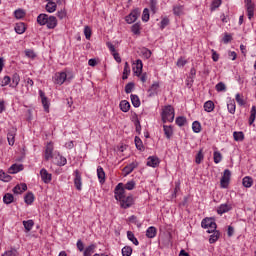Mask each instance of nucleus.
<instances>
[{"label": "nucleus", "mask_w": 256, "mask_h": 256, "mask_svg": "<svg viewBox=\"0 0 256 256\" xmlns=\"http://www.w3.org/2000/svg\"><path fill=\"white\" fill-rule=\"evenodd\" d=\"M75 79V75H73V72L71 70L64 69L62 71L56 72L52 76V81L54 85H64V83H71Z\"/></svg>", "instance_id": "nucleus-1"}, {"label": "nucleus", "mask_w": 256, "mask_h": 256, "mask_svg": "<svg viewBox=\"0 0 256 256\" xmlns=\"http://www.w3.org/2000/svg\"><path fill=\"white\" fill-rule=\"evenodd\" d=\"M163 123H173L175 121V109L171 105L164 106L161 113Z\"/></svg>", "instance_id": "nucleus-2"}, {"label": "nucleus", "mask_w": 256, "mask_h": 256, "mask_svg": "<svg viewBox=\"0 0 256 256\" xmlns=\"http://www.w3.org/2000/svg\"><path fill=\"white\" fill-rule=\"evenodd\" d=\"M201 227L207 229V233H215L217 231V223L213 218H204L201 222Z\"/></svg>", "instance_id": "nucleus-3"}, {"label": "nucleus", "mask_w": 256, "mask_h": 256, "mask_svg": "<svg viewBox=\"0 0 256 256\" xmlns=\"http://www.w3.org/2000/svg\"><path fill=\"white\" fill-rule=\"evenodd\" d=\"M114 197L116 201H123L125 197V187L123 183H118L114 189Z\"/></svg>", "instance_id": "nucleus-4"}, {"label": "nucleus", "mask_w": 256, "mask_h": 256, "mask_svg": "<svg viewBox=\"0 0 256 256\" xmlns=\"http://www.w3.org/2000/svg\"><path fill=\"white\" fill-rule=\"evenodd\" d=\"M245 7H246V12H247V17L249 21L255 17V3H253V0H244Z\"/></svg>", "instance_id": "nucleus-5"}, {"label": "nucleus", "mask_w": 256, "mask_h": 256, "mask_svg": "<svg viewBox=\"0 0 256 256\" xmlns=\"http://www.w3.org/2000/svg\"><path fill=\"white\" fill-rule=\"evenodd\" d=\"M139 15H141V9L136 8L132 10L131 13L125 17L126 23H128V25L135 23V21L139 19Z\"/></svg>", "instance_id": "nucleus-6"}, {"label": "nucleus", "mask_w": 256, "mask_h": 256, "mask_svg": "<svg viewBox=\"0 0 256 256\" xmlns=\"http://www.w3.org/2000/svg\"><path fill=\"white\" fill-rule=\"evenodd\" d=\"M230 181H231V170L225 169L223 176L220 180L221 189H227V187H229Z\"/></svg>", "instance_id": "nucleus-7"}, {"label": "nucleus", "mask_w": 256, "mask_h": 256, "mask_svg": "<svg viewBox=\"0 0 256 256\" xmlns=\"http://www.w3.org/2000/svg\"><path fill=\"white\" fill-rule=\"evenodd\" d=\"M120 202V207L122 209H129L130 207H133V203H135V200L133 199V196H127V197H123L122 200L119 201Z\"/></svg>", "instance_id": "nucleus-8"}, {"label": "nucleus", "mask_w": 256, "mask_h": 256, "mask_svg": "<svg viewBox=\"0 0 256 256\" xmlns=\"http://www.w3.org/2000/svg\"><path fill=\"white\" fill-rule=\"evenodd\" d=\"M40 176H41L43 183H45L46 185H49V183H51V181L53 179V175L51 173H49L47 171V169H45V168H42L40 170Z\"/></svg>", "instance_id": "nucleus-9"}, {"label": "nucleus", "mask_w": 256, "mask_h": 256, "mask_svg": "<svg viewBox=\"0 0 256 256\" xmlns=\"http://www.w3.org/2000/svg\"><path fill=\"white\" fill-rule=\"evenodd\" d=\"M53 150H54L53 142H48L44 152L45 161H49L53 159Z\"/></svg>", "instance_id": "nucleus-10"}, {"label": "nucleus", "mask_w": 256, "mask_h": 256, "mask_svg": "<svg viewBox=\"0 0 256 256\" xmlns=\"http://www.w3.org/2000/svg\"><path fill=\"white\" fill-rule=\"evenodd\" d=\"M132 69L136 77H141V74L143 73V61L141 59H137Z\"/></svg>", "instance_id": "nucleus-11"}, {"label": "nucleus", "mask_w": 256, "mask_h": 256, "mask_svg": "<svg viewBox=\"0 0 256 256\" xmlns=\"http://www.w3.org/2000/svg\"><path fill=\"white\" fill-rule=\"evenodd\" d=\"M74 187H76L77 191H81L83 187V181L81 179V172L79 170L74 171Z\"/></svg>", "instance_id": "nucleus-12"}, {"label": "nucleus", "mask_w": 256, "mask_h": 256, "mask_svg": "<svg viewBox=\"0 0 256 256\" xmlns=\"http://www.w3.org/2000/svg\"><path fill=\"white\" fill-rule=\"evenodd\" d=\"M137 167H139V162L134 161L123 168V173L125 176L131 175V173H133Z\"/></svg>", "instance_id": "nucleus-13"}, {"label": "nucleus", "mask_w": 256, "mask_h": 256, "mask_svg": "<svg viewBox=\"0 0 256 256\" xmlns=\"http://www.w3.org/2000/svg\"><path fill=\"white\" fill-rule=\"evenodd\" d=\"M231 209H233V206L231 204H227V203L220 204L217 207V213H218V215H223L225 213H229V211H231Z\"/></svg>", "instance_id": "nucleus-14"}, {"label": "nucleus", "mask_w": 256, "mask_h": 256, "mask_svg": "<svg viewBox=\"0 0 256 256\" xmlns=\"http://www.w3.org/2000/svg\"><path fill=\"white\" fill-rule=\"evenodd\" d=\"M173 15L176 17H181V15H185V6L181 4H175L172 8Z\"/></svg>", "instance_id": "nucleus-15"}, {"label": "nucleus", "mask_w": 256, "mask_h": 256, "mask_svg": "<svg viewBox=\"0 0 256 256\" xmlns=\"http://www.w3.org/2000/svg\"><path fill=\"white\" fill-rule=\"evenodd\" d=\"M159 163H161V161L159 160V157L157 156H149L147 158V166L148 167H152L153 169H155V167H159Z\"/></svg>", "instance_id": "nucleus-16"}, {"label": "nucleus", "mask_w": 256, "mask_h": 256, "mask_svg": "<svg viewBox=\"0 0 256 256\" xmlns=\"http://www.w3.org/2000/svg\"><path fill=\"white\" fill-rule=\"evenodd\" d=\"M57 23V17L48 15L45 25L47 29H55V27H57Z\"/></svg>", "instance_id": "nucleus-17"}, {"label": "nucleus", "mask_w": 256, "mask_h": 256, "mask_svg": "<svg viewBox=\"0 0 256 256\" xmlns=\"http://www.w3.org/2000/svg\"><path fill=\"white\" fill-rule=\"evenodd\" d=\"M14 31L17 33V35H23V33L27 31V27H25V23L18 22L15 24Z\"/></svg>", "instance_id": "nucleus-18"}, {"label": "nucleus", "mask_w": 256, "mask_h": 256, "mask_svg": "<svg viewBox=\"0 0 256 256\" xmlns=\"http://www.w3.org/2000/svg\"><path fill=\"white\" fill-rule=\"evenodd\" d=\"M24 191H27V184H25V183L17 184L13 188V193L15 195H21V193H23Z\"/></svg>", "instance_id": "nucleus-19"}, {"label": "nucleus", "mask_w": 256, "mask_h": 256, "mask_svg": "<svg viewBox=\"0 0 256 256\" xmlns=\"http://www.w3.org/2000/svg\"><path fill=\"white\" fill-rule=\"evenodd\" d=\"M146 237L148 239H155V237H157V228L154 226L148 227L146 230Z\"/></svg>", "instance_id": "nucleus-20"}, {"label": "nucleus", "mask_w": 256, "mask_h": 256, "mask_svg": "<svg viewBox=\"0 0 256 256\" xmlns=\"http://www.w3.org/2000/svg\"><path fill=\"white\" fill-rule=\"evenodd\" d=\"M148 93L150 97H155V95H157V93H159V82H154L149 90H148Z\"/></svg>", "instance_id": "nucleus-21"}, {"label": "nucleus", "mask_w": 256, "mask_h": 256, "mask_svg": "<svg viewBox=\"0 0 256 256\" xmlns=\"http://www.w3.org/2000/svg\"><path fill=\"white\" fill-rule=\"evenodd\" d=\"M95 249H97V245L90 244L87 246L83 251V256H91L93 253H95Z\"/></svg>", "instance_id": "nucleus-22"}, {"label": "nucleus", "mask_w": 256, "mask_h": 256, "mask_svg": "<svg viewBox=\"0 0 256 256\" xmlns=\"http://www.w3.org/2000/svg\"><path fill=\"white\" fill-rule=\"evenodd\" d=\"M242 185L243 187H245L246 189H251V187H253V178L250 176H245L242 179Z\"/></svg>", "instance_id": "nucleus-23"}, {"label": "nucleus", "mask_w": 256, "mask_h": 256, "mask_svg": "<svg viewBox=\"0 0 256 256\" xmlns=\"http://www.w3.org/2000/svg\"><path fill=\"white\" fill-rule=\"evenodd\" d=\"M204 111H206V113H213V111H215V103L211 100L206 101L204 103Z\"/></svg>", "instance_id": "nucleus-24"}, {"label": "nucleus", "mask_w": 256, "mask_h": 256, "mask_svg": "<svg viewBox=\"0 0 256 256\" xmlns=\"http://www.w3.org/2000/svg\"><path fill=\"white\" fill-rule=\"evenodd\" d=\"M49 17L48 14L42 13L37 16V23L40 25V27L45 26L47 23V18Z\"/></svg>", "instance_id": "nucleus-25"}, {"label": "nucleus", "mask_w": 256, "mask_h": 256, "mask_svg": "<svg viewBox=\"0 0 256 256\" xmlns=\"http://www.w3.org/2000/svg\"><path fill=\"white\" fill-rule=\"evenodd\" d=\"M163 131L166 139L173 137V126L163 125Z\"/></svg>", "instance_id": "nucleus-26"}, {"label": "nucleus", "mask_w": 256, "mask_h": 256, "mask_svg": "<svg viewBox=\"0 0 256 256\" xmlns=\"http://www.w3.org/2000/svg\"><path fill=\"white\" fill-rule=\"evenodd\" d=\"M11 81H12V84H10V87L12 89H15V87H17L21 81V77L19 76L18 73H14L12 75V78H11Z\"/></svg>", "instance_id": "nucleus-27"}, {"label": "nucleus", "mask_w": 256, "mask_h": 256, "mask_svg": "<svg viewBox=\"0 0 256 256\" xmlns=\"http://www.w3.org/2000/svg\"><path fill=\"white\" fill-rule=\"evenodd\" d=\"M97 177L99 179V183H105V170H103V167L101 166L97 167Z\"/></svg>", "instance_id": "nucleus-28"}, {"label": "nucleus", "mask_w": 256, "mask_h": 256, "mask_svg": "<svg viewBox=\"0 0 256 256\" xmlns=\"http://www.w3.org/2000/svg\"><path fill=\"white\" fill-rule=\"evenodd\" d=\"M119 107L123 113H128V111L131 109V104L127 100H122L119 104Z\"/></svg>", "instance_id": "nucleus-29"}, {"label": "nucleus", "mask_w": 256, "mask_h": 256, "mask_svg": "<svg viewBox=\"0 0 256 256\" xmlns=\"http://www.w3.org/2000/svg\"><path fill=\"white\" fill-rule=\"evenodd\" d=\"M34 201H35V195L33 194V192H28L24 196V202L26 203V205H33Z\"/></svg>", "instance_id": "nucleus-30"}, {"label": "nucleus", "mask_w": 256, "mask_h": 256, "mask_svg": "<svg viewBox=\"0 0 256 256\" xmlns=\"http://www.w3.org/2000/svg\"><path fill=\"white\" fill-rule=\"evenodd\" d=\"M22 223L26 233H29V231H31V229H33L35 225V222L33 220H24Z\"/></svg>", "instance_id": "nucleus-31"}, {"label": "nucleus", "mask_w": 256, "mask_h": 256, "mask_svg": "<svg viewBox=\"0 0 256 256\" xmlns=\"http://www.w3.org/2000/svg\"><path fill=\"white\" fill-rule=\"evenodd\" d=\"M56 165H58V167H65V165H67V158L61 154H58L56 157Z\"/></svg>", "instance_id": "nucleus-32"}, {"label": "nucleus", "mask_w": 256, "mask_h": 256, "mask_svg": "<svg viewBox=\"0 0 256 256\" xmlns=\"http://www.w3.org/2000/svg\"><path fill=\"white\" fill-rule=\"evenodd\" d=\"M47 13H55L57 11V3L50 1L46 4Z\"/></svg>", "instance_id": "nucleus-33"}, {"label": "nucleus", "mask_w": 256, "mask_h": 256, "mask_svg": "<svg viewBox=\"0 0 256 256\" xmlns=\"http://www.w3.org/2000/svg\"><path fill=\"white\" fill-rule=\"evenodd\" d=\"M131 32L133 35H141V22H136L131 26Z\"/></svg>", "instance_id": "nucleus-34"}, {"label": "nucleus", "mask_w": 256, "mask_h": 256, "mask_svg": "<svg viewBox=\"0 0 256 256\" xmlns=\"http://www.w3.org/2000/svg\"><path fill=\"white\" fill-rule=\"evenodd\" d=\"M227 109H228V112L231 113V115H235V110H236L235 100H231V99L228 100Z\"/></svg>", "instance_id": "nucleus-35"}, {"label": "nucleus", "mask_w": 256, "mask_h": 256, "mask_svg": "<svg viewBox=\"0 0 256 256\" xmlns=\"http://www.w3.org/2000/svg\"><path fill=\"white\" fill-rule=\"evenodd\" d=\"M175 123L178 127H185L187 125V118L185 116H178L176 117Z\"/></svg>", "instance_id": "nucleus-36"}, {"label": "nucleus", "mask_w": 256, "mask_h": 256, "mask_svg": "<svg viewBox=\"0 0 256 256\" xmlns=\"http://www.w3.org/2000/svg\"><path fill=\"white\" fill-rule=\"evenodd\" d=\"M14 200H15V197L11 193H6L3 196V202L5 203V205H11V203H13Z\"/></svg>", "instance_id": "nucleus-37"}, {"label": "nucleus", "mask_w": 256, "mask_h": 256, "mask_svg": "<svg viewBox=\"0 0 256 256\" xmlns=\"http://www.w3.org/2000/svg\"><path fill=\"white\" fill-rule=\"evenodd\" d=\"M223 4V0H213L210 5V11H217L219 7Z\"/></svg>", "instance_id": "nucleus-38"}, {"label": "nucleus", "mask_w": 256, "mask_h": 256, "mask_svg": "<svg viewBox=\"0 0 256 256\" xmlns=\"http://www.w3.org/2000/svg\"><path fill=\"white\" fill-rule=\"evenodd\" d=\"M130 99H131L133 107H136V108L141 107V100L139 99V96H137L135 94H131Z\"/></svg>", "instance_id": "nucleus-39"}, {"label": "nucleus", "mask_w": 256, "mask_h": 256, "mask_svg": "<svg viewBox=\"0 0 256 256\" xmlns=\"http://www.w3.org/2000/svg\"><path fill=\"white\" fill-rule=\"evenodd\" d=\"M19 171H23V165L21 164H13L9 168V173H12V174L19 173Z\"/></svg>", "instance_id": "nucleus-40"}, {"label": "nucleus", "mask_w": 256, "mask_h": 256, "mask_svg": "<svg viewBox=\"0 0 256 256\" xmlns=\"http://www.w3.org/2000/svg\"><path fill=\"white\" fill-rule=\"evenodd\" d=\"M8 145L13 147L15 145V131H10L7 134Z\"/></svg>", "instance_id": "nucleus-41"}, {"label": "nucleus", "mask_w": 256, "mask_h": 256, "mask_svg": "<svg viewBox=\"0 0 256 256\" xmlns=\"http://www.w3.org/2000/svg\"><path fill=\"white\" fill-rule=\"evenodd\" d=\"M134 143H135L136 149H138V151H144L145 150V147L143 146V141L141 140V138H139V136L135 137Z\"/></svg>", "instance_id": "nucleus-42"}, {"label": "nucleus", "mask_w": 256, "mask_h": 256, "mask_svg": "<svg viewBox=\"0 0 256 256\" xmlns=\"http://www.w3.org/2000/svg\"><path fill=\"white\" fill-rule=\"evenodd\" d=\"M1 256H19V252L15 247H11L10 250H6Z\"/></svg>", "instance_id": "nucleus-43"}, {"label": "nucleus", "mask_w": 256, "mask_h": 256, "mask_svg": "<svg viewBox=\"0 0 256 256\" xmlns=\"http://www.w3.org/2000/svg\"><path fill=\"white\" fill-rule=\"evenodd\" d=\"M203 159H205V156L203 155V148H201L196 157H195V163L196 165H201V162L203 161Z\"/></svg>", "instance_id": "nucleus-44"}, {"label": "nucleus", "mask_w": 256, "mask_h": 256, "mask_svg": "<svg viewBox=\"0 0 256 256\" xmlns=\"http://www.w3.org/2000/svg\"><path fill=\"white\" fill-rule=\"evenodd\" d=\"M127 238L129 241H131V243H133V245H139V240H137V237H135V234H133V232L128 231Z\"/></svg>", "instance_id": "nucleus-45"}, {"label": "nucleus", "mask_w": 256, "mask_h": 256, "mask_svg": "<svg viewBox=\"0 0 256 256\" xmlns=\"http://www.w3.org/2000/svg\"><path fill=\"white\" fill-rule=\"evenodd\" d=\"M256 119V106H252L249 117V125H253Z\"/></svg>", "instance_id": "nucleus-46"}, {"label": "nucleus", "mask_w": 256, "mask_h": 256, "mask_svg": "<svg viewBox=\"0 0 256 256\" xmlns=\"http://www.w3.org/2000/svg\"><path fill=\"white\" fill-rule=\"evenodd\" d=\"M0 181H4V183H9L11 181V175L5 173V171L0 170Z\"/></svg>", "instance_id": "nucleus-47"}, {"label": "nucleus", "mask_w": 256, "mask_h": 256, "mask_svg": "<svg viewBox=\"0 0 256 256\" xmlns=\"http://www.w3.org/2000/svg\"><path fill=\"white\" fill-rule=\"evenodd\" d=\"M140 52L144 59H151V55H153V52L146 47L142 48Z\"/></svg>", "instance_id": "nucleus-48"}, {"label": "nucleus", "mask_w": 256, "mask_h": 256, "mask_svg": "<svg viewBox=\"0 0 256 256\" xmlns=\"http://www.w3.org/2000/svg\"><path fill=\"white\" fill-rule=\"evenodd\" d=\"M212 233L213 234L209 238V243H211V244L217 243V241H219V237L221 234L219 233V231H216V230Z\"/></svg>", "instance_id": "nucleus-49"}, {"label": "nucleus", "mask_w": 256, "mask_h": 256, "mask_svg": "<svg viewBox=\"0 0 256 256\" xmlns=\"http://www.w3.org/2000/svg\"><path fill=\"white\" fill-rule=\"evenodd\" d=\"M214 157V163L216 165H219V163H221V161H223V155H221V152L219 151H215L213 154Z\"/></svg>", "instance_id": "nucleus-50"}, {"label": "nucleus", "mask_w": 256, "mask_h": 256, "mask_svg": "<svg viewBox=\"0 0 256 256\" xmlns=\"http://www.w3.org/2000/svg\"><path fill=\"white\" fill-rule=\"evenodd\" d=\"M192 131L194 133H201V122L200 121H194L192 123Z\"/></svg>", "instance_id": "nucleus-51"}, {"label": "nucleus", "mask_w": 256, "mask_h": 256, "mask_svg": "<svg viewBox=\"0 0 256 256\" xmlns=\"http://www.w3.org/2000/svg\"><path fill=\"white\" fill-rule=\"evenodd\" d=\"M233 137H234V141H243L245 139V134H243V132L239 131H235L233 133Z\"/></svg>", "instance_id": "nucleus-52"}, {"label": "nucleus", "mask_w": 256, "mask_h": 256, "mask_svg": "<svg viewBox=\"0 0 256 256\" xmlns=\"http://www.w3.org/2000/svg\"><path fill=\"white\" fill-rule=\"evenodd\" d=\"M135 180H130L124 185V189L127 191H133L135 189Z\"/></svg>", "instance_id": "nucleus-53"}, {"label": "nucleus", "mask_w": 256, "mask_h": 256, "mask_svg": "<svg viewBox=\"0 0 256 256\" xmlns=\"http://www.w3.org/2000/svg\"><path fill=\"white\" fill-rule=\"evenodd\" d=\"M133 254V248L131 246H125L122 248V256H130Z\"/></svg>", "instance_id": "nucleus-54"}, {"label": "nucleus", "mask_w": 256, "mask_h": 256, "mask_svg": "<svg viewBox=\"0 0 256 256\" xmlns=\"http://www.w3.org/2000/svg\"><path fill=\"white\" fill-rule=\"evenodd\" d=\"M14 17L16 19H23V17H25V11H23V9H18L14 11Z\"/></svg>", "instance_id": "nucleus-55"}, {"label": "nucleus", "mask_w": 256, "mask_h": 256, "mask_svg": "<svg viewBox=\"0 0 256 256\" xmlns=\"http://www.w3.org/2000/svg\"><path fill=\"white\" fill-rule=\"evenodd\" d=\"M170 20L167 16L163 17L161 22H160V29L163 31V29H165V27H167V25H169Z\"/></svg>", "instance_id": "nucleus-56"}, {"label": "nucleus", "mask_w": 256, "mask_h": 256, "mask_svg": "<svg viewBox=\"0 0 256 256\" xmlns=\"http://www.w3.org/2000/svg\"><path fill=\"white\" fill-rule=\"evenodd\" d=\"M150 14L148 8H144L143 13H142V21L144 23H147L149 21Z\"/></svg>", "instance_id": "nucleus-57"}, {"label": "nucleus", "mask_w": 256, "mask_h": 256, "mask_svg": "<svg viewBox=\"0 0 256 256\" xmlns=\"http://www.w3.org/2000/svg\"><path fill=\"white\" fill-rule=\"evenodd\" d=\"M133 89H135V83L129 82V83L126 84V86H125V93H127V94L133 93Z\"/></svg>", "instance_id": "nucleus-58"}, {"label": "nucleus", "mask_w": 256, "mask_h": 256, "mask_svg": "<svg viewBox=\"0 0 256 256\" xmlns=\"http://www.w3.org/2000/svg\"><path fill=\"white\" fill-rule=\"evenodd\" d=\"M0 85L1 87H7V85H11V78L9 76H4Z\"/></svg>", "instance_id": "nucleus-59"}, {"label": "nucleus", "mask_w": 256, "mask_h": 256, "mask_svg": "<svg viewBox=\"0 0 256 256\" xmlns=\"http://www.w3.org/2000/svg\"><path fill=\"white\" fill-rule=\"evenodd\" d=\"M157 0H150V11L157 13Z\"/></svg>", "instance_id": "nucleus-60"}, {"label": "nucleus", "mask_w": 256, "mask_h": 256, "mask_svg": "<svg viewBox=\"0 0 256 256\" xmlns=\"http://www.w3.org/2000/svg\"><path fill=\"white\" fill-rule=\"evenodd\" d=\"M91 27L89 26H85L84 27V35H85V38L89 41V39H91Z\"/></svg>", "instance_id": "nucleus-61"}, {"label": "nucleus", "mask_w": 256, "mask_h": 256, "mask_svg": "<svg viewBox=\"0 0 256 256\" xmlns=\"http://www.w3.org/2000/svg\"><path fill=\"white\" fill-rule=\"evenodd\" d=\"M44 111H46V113H49V100L47 98H43L41 99Z\"/></svg>", "instance_id": "nucleus-62"}, {"label": "nucleus", "mask_w": 256, "mask_h": 256, "mask_svg": "<svg viewBox=\"0 0 256 256\" xmlns=\"http://www.w3.org/2000/svg\"><path fill=\"white\" fill-rule=\"evenodd\" d=\"M57 17L60 19H65L67 17V11L65 9H61L57 12Z\"/></svg>", "instance_id": "nucleus-63"}, {"label": "nucleus", "mask_w": 256, "mask_h": 256, "mask_svg": "<svg viewBox=\"0 0 256 256\" xmlns=\"http://www.w3.org/2000/svg\"><path fill=\"white\" fill-rule=\"evenodd\" d=\"M227 89V87L225 86V83L223 82H219L216 85V91L221 92V91H225Z\"/></svg>", "instance_id": "nucleus-64"}]
</instances>
